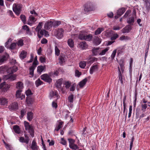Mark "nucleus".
Here are the masks:
<instances>
[{
    "mask_svg": "<svg viewBox=\"0 0 150 150\" xmlns=\"http://www.w3.org/2000/svg\"><path fill=\"white\" fill-rule=\"evenodd\" d=\"M84 11L86 12L93 11L95 9L94 5L91 2H87L84 5Z\"/></svg>",
    "mask_w": 150,
    "mask_h": 150,
    "instance_id": "nucleus-1",
    "label": "nucleus"
},
{
    "mask_svg": "<svg viewBox=\"0 0 150 150\" xmlns=\"http://www.w3.org/2000/svg\"><path fill=\"white\" fill-rule=\"evenodd\" d=\"M22 7V5L20 4H14L13 6V11L16 15L18 16L21 13Z\"/></svg>",
    "mask_w": 150,
    "mask_h": 150,
    "instance_id": "nucleus-2",
    "label": "nucleus"
},
{
    "mask_svg": "<svg viewBox=\"0 0 150 150\" xmlns=\"http://www.w3.org/2000/svg\"><path fill=\"white\" fill-rule=\"evenodd\" d=\"M40 77L42 80L48 83H50L52 81V79L47 74H44L42 75Z\"/></svg>",
    "mask_w": 150,
    "mask_h": 150,
    "instance_id": "nucleus-3",
    "label": "nucleus"
},
{
    "mask_svg": "<svg viewBox=\"0 0 150 150\" xmlns=\"http://www.w3.org/2000/svg\"><path fill=\"white\" fill-rule=\"evenodd\" d=\"M17 67L16 66H13L9 68L7 67L6 71L9 74H11L16 71L17 70Z\"/></svg>",
    "mask_w": 150,
    "mask_h": 150,
    "instance_id": "nucleus-4",
    "label": "nucleus"
},
{
    "mask_svg": "<svg viewBox=\"0 0 150 150\" xmlns=\"http://www.w3.org/2000/svg\"><path fill=\"white\" fill-rule=\"evenodd\" d=\"M53 23L52 21H49L46 22L44 25V28L45 30H49L53 26Z\"/></svg>",
    "mask_w": 150,
    "mask_h": 150,
    "instance_id": "nucleus-5",
    "label": "nucleus"
},
{
    "mask_svg": "<svg viewBox=\"0 0 150 150\" xmlns=\"http://www.w3.org/2000/svg\"><path fill=\"white\" fill-rule=\"evenodd\" d=\"M37 19L35 18L33 15H30L29 16V19L28 21L27 24L30 25H32L36 21Z\"/></svg>",
    "mask_w": 150,
    "mask_h": 150,
    "instance_id": "nucleus-6",
    "label": "nucleus"
},
{
    "mask_svg": "<svg viewBox=\"0 0 150 150\" xmlns=\"http://www.w3.org/2000/svg\"><path fill=\"white\" fill-rule=\"evenodd\" d=\"M8 108L11 110H16L18 108V103L15 102H13L9 105Z\"/></svg>",
    "mask_w": 150,
    "mask_h": 150,
    "instance_id": "nucleus-7",
    "label": "nucleus"
},
{
    "mask_svg": "<svg viewBox=\"0 0 150 150\" xmlns=\"http://www.w3.org/2000/svg\"><path fill=\"white\" fill-rule=\"evenodd\" d=\"M64 30L62 28H59L57 31V37L58 39H60L63 37Z\"/></svg>",
    "mask_w": 150,
    "mask_h": 150,
    "instance_id": "nucleus-8",
    "label": "nucleus"
},
{
    "mask_svg": "<svg viewBox=\"0 0 150 150\" xmlns=\"http://www.w3.org/2000/svg\"><path fill=\"white\" fill-rule=\"evenodd\" d=\"M9 88V85L6 84L5 82H3L0 84V89H2L3 91H7Z\"/></svg>",
    "mask_w": 150,
    "mask_h": 150,
    "instance_id": "nucleus-9",
    "label": "nucleus"
},
{
    "mask_svg": "<svg viewBox=\"0 0 150 150\" xmlns=\"http://www.w3.org/2000/svg\"><path fill=\"white\" fill-rule=\"evenodd\" d=\"M79 46L82 49H85L88 47V45L85 41L81 42L79 44Z\"/></svg>",
    "mask_w": 150,
    "mask_h": 150,
    "instance_id": "nucleus-10",
    "label": "nucleus"
},
{
    "mask_svg": "<svg viewBox=\"0 0 150 150\" xmlns=\"http://www.w3.org/2000/svg\"><path fill=\"white\" fill-rule=\"evenodd\" d=\"M23 88V84L22 82L19 81L16 83V88H17L18 90H22Z\"/></svg>",
    "mask_w": 150,
    "mask_h": 150,
    "instance_id": "nucleus-11",
    "label": "nucleus"
},
{
    "mask_svg": "<svg viewBox=\"0 0 150 150\" xmlns=\"http://www.w3.org/2000/svg\"><path fill=\"white\" fill-rule=\"evenodd\" d=\"M98 70V66L97 65H93L90 69V73L92 74L93 72L97 71Z\"/></svg>",
    "mask_w": 150,
    "mask_h": 150,
    "instance_id": "nucleus-12",
    "label": "nucleus"
},
{
    "mask_svg": "<svg viewBox=\"0 0 150 150\" xmlns=\"http://www.w3.org/2000/svg\"><path fill=\"white\" fill-rule=\"evenodd\" d=\"M8 103L7 99L4 98H0V103L2 105H5Z\"/></svg>",
    "mask_w": 150,
    "mask_h": 150,
    "instance_id": "nucleus-13",
    "label": "nucleus"
},
{
    "mask_svg": "<svg viewBox=\"0 0 150 150\" xmlns=\"http://www.w3.org/2000/svg\"><path fill=\"white\" fill-rule=\"evenodd\" d=\"M31 148L33 150H38V146L35 140H34L32 143Z\"/></svg>",
    "mask_w": 150,
    "mask_h": 150,
    "instance_id": "nucleus-14",
    "label": "nucleus"
},
{
    "mask_svg": "<svg viewBox=\"0 0 150 150\" xmlns=\"http://www.w3.org/2000/svg\"><path fill=\"white\" fill-rule=\"evenodd\" d=\"M62 79H61L58 80L55 84L56 87L57 88H60L62 83Z\"/></svg>",
    "mask_w": 150,
    "mask_h": 150,
    "instance_id": "nucleus-15",
    "label": "nucleus"
},
{
    "mask_svg": "<svg viewBox=\"0 0 150 150\" xmlns=\"http://www.w3.org/2000/svg\"><path fill=\"white\" fill-rule=\"evenodd\" d=\"M46 67L45 66H38L37 67V71L40 74H41L42 72L45 69Z\"/></svg>",
    "mask_w": 150,
    "mask_h": 150,
    "instance_id": "nucleus-16",
    "label": "nucleus"
},
{
    "mask_svg": "<svg viewBox=\"0 0 150 150\" xmlns=\"http://www.w3.org/2000/svg\"><path fill=\"white\" fill-rule=\"evenodd\" d=\"M50 96L51 97L58 98L59 96L57 93V92L55 91H51L50 93Z\"/></svg>",
    "mask_w": 150,
    "mask_h": 150,
    "instance_id": "nucleus-17",
    "label": "nucleus"
},
{
    "mask_svg": "<svg viewBox=\"0 0 150 150\" xmlns=\"http://www.w3.org/2000/svg\"><path fill=\"white\" fill-rule=\"evenodd\" d=\"M93 42L95 45H98L100 43L101 41L98 37H96L94 38Z\"/></svg>",
    "mask_w": 150,
    "mask_h": 150,
    "instance_id": "nucleus-18",
    "label": "nucleus"
},
{
    "mask_svg": "<svg viewBox=\"0 0 150 150\" xmlns=\"http://www.w3.org/2000/svg\"><path fill=\"white\" fill-rule=\"evenodd\" d=\"M125 9L123 8L120 9L117 11V15L120 16L125 12Z\"/></svg>",
    "mask_w": 150,
    "mask_h": 150,
    "instance_id": "nucleus-19",
    "label": "nucleus"
},
{
    "mask_svg": "<svg viewBox=\"0 0 150 150\" xmlns=\"http://www.w3.org/2000/svg\"><path fill=\"white\" fill-rule=\"evenodd\" d=\"M33 113L32 112H28L27 113V118L28 120L30 121L32 120L33 118Z\"/></svg>",
    "mask_w": 150,
    "mask_h": 150,
    "instance_id": "nucleus-20",
    "label": "nucleus"
},
{
    "mask_svg": "<svg viewBox=\"0 0 150 150\" xmlns=\"http://www.w3.org/2000/svg\"><path fill=\"white\" fill-rule=\"evenodd\" d=\"M38 32V35L39 38H42L44 34V30H41Z\"/></svg>",
    "mask_w": 150,
    "mask_h": 150,
    "instance_id": "nucleus-21",
    "label": "nucleus"
},
{
    "mask_svg": "<svg viewBox=\"0 0 150 150\" xmlns=\"http://www.w3.org/2000/svg\"><path fill=\"white\" fill-rule=\"evenodd\" d=\"M26 55L27 52L24 50H23L20 55V57L22 59H23L26 57Z\"/></svg>",
    "mask_w": 150,
    "mask_h": 150,
    "instance_id": "nucleus-22",
    "label": "nucleus"
},
{
    "mask_svg": "<svg viewBox=\"0 0 150 150\" xmlns=\"http://www.w3.org/2000/svg\"><path fill=\"white\" fill-rule=\"evenodd\" d=\"M104 29L103 28H99L95 31V34L98 35L100 34L104 30Z\"/></svg>",
    "mask_w": 150,
    "mask_h": 150,
    "instance_id": "nucleus-23",
    "label": "nucleus"
},
{
    "mask_svg": "<svg viewBox=\"0 0 150 150\" xmlns=\"http://www.w3.org/2000/svg\"><path fill=\"white\" fill-rule=\"evenodd\" d=\"M68 45L71 48L73 47L74 45L73 40L71 39H69L67 41Z\"/></svg>",
    "mask_w": 150,
    "mask_h": 150,
    "instance_id": "nucleus-24",
    "label": "nucleus"
},
{
    "mask_svg": "<svg viewBox=\"0 0 150 150\" xmlns=\"http://www.w3.org/2000/svg\"><path fill=\"white\" fill-rule=\"evenodd\" d=\"M99 49V48H95L94 47L92 50V53L94 55H97L99 54L98 52V50Z\"/></svg>",
    "mask_w": 150,
    "mask_h": 150,
    "instance_id": "nucleus-25",
    "label": "nucleus"
},
{
    "mask_svg": "<svg viewBox=\"0 0 150 150\" xmlns=\"http://www.w3.org/2000/svg\"><path fill=\"white\" fill-rule=\"evenodd\" d=\"M13 129L15 133L17 134L20 133V129L18 126L17 125L14 126L13 127Z\"/></svg>",
    "mask_w": 150,
    "mask_h": 150,
    "instance_id": "nucleus-26",
    "label": "nucleus"
},
{
    "mask_svg": "<svg viewBox=\"0 0 150 150\" xmlns=\"http://www.w3.org/2000/svg\"><path fill=\"white\" fill-rule=\"evenodd\" d=\"M87 81V78H85L83 80L81 81L79 83V85L81 87H83L84 85L86 84V83Z\"/></svg>",
    "mask_w": 150,
    "mask_h": 150,
    "instance_id": "nucleus-27",
    "label": "nucleus"
},
{
    "mask_svg": "<svg viewBox=\"0 0 150 150\" xmlns=\"http://www.w3.org/2000/svg\"><path fill=\"white\" fill-rule=\"evenodd\" d=\"M33 99L30 96H28L26 98V102L28 104H32L33 103Z\"/></svg>",
    "mask_w": 150,
    "mask_h": 150,
    "instance_id": "nucleus-28",
    "label": "nucleus"
},
{
    "mask_svg": "<svg viewBox=\"0 0 150 150\" xmlns=\"http://www.w3.org/2000/svg\"><path fill=\"white\" fill-rule=\"evenodd\" d=\"M8 56V55L7 54L3 56L0 59V64L2 63L4 61H6Z\"/></svg>",
    "mask_w": 150,
    "mask_h": 150,
    "instance_id": "nucleus-29",
    "label": "nucleus"
},
{
    "mask_svg": "<svg viewBox=\"0 0 150 150\" xmlns=\"http://www.w3.org/2000/svg\"><path fill=\"white\" fill-rule=\"evenodd\" d=\"M53 23V26L54 28H56L61 24V22L60 21H52Z\"/></svg>",
    "mask_w": 150,
    "mask_h": 150,
    "instance_id": "nucleus-30",
    "label": "nucleus"
},
{
    "mask_svg": "<svg viewBox=\"0 0 150 150\" xmlns=\"http://www.w3.org/2000/svg\"><path fill=\"white\" fill-rule=\"evenodd\" d=\"M92 38L93 36L91 34L87 35L86 34L84 40L87 41H90L92 40Z\"/></svg>",
    "mask_w": 150,
    "mask_h": 150,
    "instance_id": "nucleus-31",
    "label": "nucleus"
},
{
    "mask_svg": "<svg viewBox=\"0 0 150 150\" xmlns=\"http://www.w3.org/2000/svg\"><path fill=\"white\" fill-rule=\"evenodd\" d=\"M35 68V67H34L33 66H32L29 68L30 74L32 76H33L34 71Z\"/></svg>",
    "mask_w": 150,
    "mask_h": 150,
    "instance_id": "nucleus-32",
    "label": "nucleus"
},
{
    "mask_svg": "<svg viewBox=\"0 0 150 150\" xmlns=\"http://www.w3.org/2000/svg\"><path fill=\"white\" fill-rule=\"evenodd\" d=\"M86 34L84 33H81L79 35V39L81 40H84L86 37Z\"/></svg>",
    "mask_w": 150,
    "mask_h": 150,
    "instance_id": "nucleus-33",
    "label": "nucleus"
},
{
    "mask_svg": "<svg viewBox=\"0 0 150 150\" xmlns=\"http://www.w3.org/2000/svg\"><path fill=\"white\" fill-rule=\"evenodd\" d=\"M79 67L82 69H84L86 65V62L84 61H82L79 63Z\"/></svg>",
    "mask_w": 150,
    "mask_h": 150,
    "instance_id": "nucleus-34",
    "label": "nucleus"
},
{
    "mask_svg": "<svg viewBox=\"0 0 150 150\" xmlns=\"http://www.w3.org/2000/svg\"><path fill=\"white\" fill-rule=\"evenodd\" d=\"M97 59V58L95 57L91 58L88 59L87 63H88L91 64L95 61H96Z\"/></svg>",
    "mask_w": 150,
    "mask_h": 150,
    "instance_id": "nucleus-35",
    "label": "nucleus"
},
{
    "mask_svg": "<svg viewBox=\"0 0 150 150\" xmlns=\"http://www.w3.org/2000/svg\"><path fill=\"white\" fill-rule=\"evenodd\" d=\"M42 22H39L38 25L37 27L35 28V30L36 31H40V30H42Z\"/></svg>",
    "mask_w": 150,
    "mask_h": 150,
    "instance_id": "nucleus-36",
    "label": "nucleus"
},
{
    "mask_svg": "<svg viewBox=\"0 0 150 150\" xmlns=\"http://www.w3.org/2000/svg\"><path fill=\"white\" fill-rule=\"evenodd\" d=\"M118 71H119V79L120 81L121 84H123V82L122 80V76L121 73L120 69L119 67H118Z\"/></svg>",
    "mask_w": 150,
    "mask_h": 150,
    "instance_id": "nucleus-37",
    "label": "nucleus"
},
{
    "mask_svg": "<svg viewBox=\"0 0 150 150\" xmlns=\"http://www.w3.org/2000/svg\"><path fill=\"white\" fill-rule=\"evenodd\" d=\"M145 2L146 9L147 10H149L150 8V0H146Z\"/></svg>",
    "mask_w": 150,
    "mask_h": 150,
    "instance_id": "nucleus-38",
    "label": "nucleus"
},
{
    "mask_svg": "<svg viewBox=\"0 0 150 150\" xmlns=\"http://www.w3.org/2000/svg\"><path fill=\"white\" fill-rule=\"evenodd\" d=\"M7 67L5 66H1L0 67V73H3L6 71Z\"/></svg>",
    "mask_w": 150,
    "mask_h": 150,
    "instance_id": "nucleus-39",
    "label": "nucleus"
},
{
    "mask_svg": "<svg viewBox=\"0 0 150 150\" xmlns=\"http://www.w3.org/2000/svg\"><path fill=\"white\" fill-rule=\"evenodd\" d=\"M25 127L26 130H28V129H30L31 127L29 124V123L26 121L24 122Z\"/></svg>",
    "mask_w": 150,
    "mask_h": 150,
    "instance_id": "nucleus-40",
    "label": "nucleus"
},
{
    "mask_svg": "<svg viewBox=\"0 0 150 150\" xmlns=\"http://www.w3.org/2000/svg\"><path fill=\"white\" fill-rule=\"evenodd\" d=\"M134 21V18L133 17H131L128 19L127 22L129 24H133Z\"/></svg>",
    "mask_w": 150,
    "mask_h": 150,
    "instance_id": "nucleus-41",
    "label": "nucleus"
},
{
    "mask_svg": "<svg viewBox=\"0 0 150 150\" xmlns=\"http://www.w3.org/2000/svg\"><path fill=\"white\" fill-rule=\"evenodd\" d=\"M69 146L70 148L74 150L79 149V147L76 144H74L72 145H69Z\"/></svg>",
    "mask_w": 150,
    "mask_h": 150,
    "instance_id": "nucleus-42",
    "label": "nucleus"
},
{
    "mask_svg": "<svg viewBox=\"0 0 150 150\" xmlns=\"http://www.w3.org/2000/svg\"><path fill=\"white\" fill-rule=\"evenodd\" d=\"M42 82L40 79H38L35 81V83L37 87H38L42 84Z\"/></svg>",
    "mask_w": 150,
    "mask_h": 150,
    "instance_id": "nucleus-43",
    "label": "nucleus"
},
{
    "mask_svg": "<svg viewBox=\"0 0 150 150\" xmlns=\"http://www.w3.org/2000/svg\"><path fill=\"white\" fill-rule=\"evenodd\" d=\"M130 39V38L127 36L124 35L120 37V40H127Z\"/></svg>",
    "mask_w": 150,
    "mask_h": 150,
    "instance_id": "nucleus-44",
    "label": "nucleus"
},
{
    "mask_svg": "<svg viewBox=\"0 0 150 150\" xmlns=\"http://www.w3.org/2000/svg\"><path fill=\"white\" fill-rule=\"evenodd\" d=\"M63 123V122H59L58 125L56 127L55 130L56 131H58L59 129L62 127V125Z\"/></svg>",
    "mask_w": 150,
    "mask_h": 150,
    "instance_id": "nucleus-45",
    "label": "nucleus"
},
{
    "mask_svg": "<svg viewBox=\"0 0 150 150\" xmlns=\"http://www.w3.org/2000/svg\"><path fill=\"white\" fill-rule=\"evenodd\" d=\"M28 132L31 136L32 137H33L34 136V131L32 127H31L30 129H28Z\"/></svg>",
    "mask_w": 150,
    "mask_h": 150,
    "instance_id": "nucleus-46",
    "label": "nucleus"
},
{
    "mask_svg": "<svg viewBox=\"0 0 150 150\" xmlns=\"http://www.w3.org/2000/svg\"><path fill=\"white\" fill-rule=\"evenodd\" d=\"M109 49L107 48L103 50L102 52L99 53V55H103L105 54L106 52L108 51Z\"/></svg>",
    "mask_w": 150,
    "mask_h": 150,
    "instance_id": "nucleus-47",
    "label": "nucleus"
},
{
    "mask_svg": "<svg viewBox=\"0 0 150 150\" xmlns=\"http://www.w3.org/2000/svg\"><path fill=\"white\" fill-rule=\"evenodd\" d=\"M68 100L69 101L70 103H73L74 101V95L71 94L68 97Z\"/></svg>",
    "mask_w": 150,
    "mask_h": 150,
    "instance_id": "nucleus-48",
    "label": "nucleus"
},
{
    "mask_svg": "<svg viewBox=\"0 0 150 150\" xmlns=\"http://www.w3.org/2000/svg\"><path fill=\"white\" fill-rule=\"evenodd\" d=\"M22 90H18L16 91V96L17 98H20Z\"/></svg>",
    "mask_w": 150,
    "mask_h": 150,
    "instance_id": "nucleus-49",
    "label": "nucleus"
},
{
    "mask_svg": "<svg viewBox=\"0 0 150 150\" xmlns=\"http://www.w3.org/2000/svg\"><path fill=\"white\" fill-rule=\"evenodd\" d=\"M20 18L22 21L25 24L26 21L25 16L24 15H21L20 16Z\"/></svg>",
    "mask_w": 150,
    "mask_h": 150,
    "instance_id": "nucleus-50",
    "label": "nucleus"
},
{
    "mask_svg": "<svg viewBox=\"0 0 150 150\" xmlns=\"http://www.w3.org/2000/svg\"><path fill=\"white\" fill-rule=\"evenodd\" d=\"M55 54L57 56H59L60 54V50L57 46H55Z\"/></svg>",
    "mask_w": 150,
    "mask_h": 150,
    "instance_id": "nucleus-51",
    "label": "nucleus"
},
{
    "mask_svg": "<svg viewBox=\"0 0 150 150\" xmlns=\"http://www.w3.org/2000/svg\"><path fill=\"white\" fill-rule=\"evenodd\" d=\"M16 43L18 46H22L23 45V40L22 39L19 40Z\"/></svg>",
    "mask_w": 150,
    "mask_h": 150,
    "instance_id": "nucleus-52",
    "label": "nucleus"
},
{
    "mask_svg": "<svg viewBox=\"0 0 150 150\" xmlns=\"http://www.w3.org/2000/svg\"><path fill=\"white\" fill-rule=\"evenodd\" d=\"M16 43H11L9 48L11 50H13L15 48Z\"/></svg>",
    "mask_w": 150,
    "mask_h": 150,
    "instance_id": "nucleus-53",
    "label": "nucleus"
},
{
    "mask_svg": "<svg viewBox=\"0 0 150 150\" xmlns=\"http://www.w3.org/2000/svg\"><path fill=\"white\" fill-rule=\"evenodd\" d=\"M24 136L25 137V142L26 144H28L29 143L30 140L29 137L26 134H25Z\"/></svg>",
    "mask_w": 150,
    "mask_h": 150,
    "instance_id": "nucleus-54",
    "label": "nucleus"
},
{
    "mask_svg": "<svg viewBox=\"0 0 150 150\" xmlns=\"http://www.w3.org/2000/svg\"><path fill=\"white\" fill-rule=\"evenodd\" d=\"M118 37V35L117 34H115L113 35L111 37V40H115Z\"/></svg>",
    "mask_w": 150,
    "mask_h": 150,
    "instance_id": "nucleus-55",
    "label": "nucleus"
},
{
    "mask_svg": "<svg viewBox=\"0 0 150 150\" xmlns=\"http://www.w3.org/2000/svg\"><path fill=\"white\" fill-rule=\"evenodd\" d=\"M64 84L67 88H69L71 85V83L69 81H66L65 82Z\"/></svg>",
    "mask_w": 150,
    "mask_h": 150,
    "instance_id": "nucleus-56",
    "label": "nucleus"
},
{
    "mask_svg": "<svg viewBox=\"0 0 150 150\" xmlns=\"http://www.w3.org/2000/svg\"><path fill=\"white\" fill-rule=\"evenodd\" d=\"M132 105H130L129 107V111L128 114V117L129 118L131 115L132 112Z\"/></svg>",
    "mask_w": 150,
    "mask_h": 150,
    "instance_id": "nucleus-57",
    "label": "nucleus"
},
{
    "mask_svg": "<svg viewBox=\"0 0 150 150\" xmlns=\"http://www.w3.org/2000/svg\"><path fill=\"white\" fill-rule=\"evenodd\" d=\"M59 59V62L60 63L62 64L65 62L63 56H60Z\"/></svg>",
    "mask_w": 150,
    "mask_h": 150,
    "instance_id": "nucleus-58",
    "label": "nucleus"
},
{
    "mask_svg": "<svg viewBox=\"0 0 150 150\" xmlns=\"http://www.w3.org/2000/svg\"><path fill=\"white\" fill-rule=\"evenodd\" d=\"M16 78V76L15 75H9V79L11 81L15 80Z\"/></svg>",
    "mask_w": 150,
    "mask_h": 150,
    "instance_id": "nucleus-59",
    "label": "nucleus"
},
{
    "mask_svg": "<svg viewBox=\"0 0 150 150\" xmlns=\"http://www.w3.org/2000/svg\"><path fill=\"white\" fill-rule=\"evenodd\" d=\"M116 50H114L112 52V53L111 55V57L112 59H113L114 58V57L115 56L116 54Z\"/></svg>",
    "mask_w": 150,
    "mask_h": 150,
    "instance_id": "nucleus-60",
    "label": "nucleus"
},
{
    "mask_svg": "<svg viewBox=\"0 0 150 150\" xmlns=\"http://www.w3.org/2000/svg\"><path fill=\"white\" fill-rule=\"evenodd\" d=\"M12 41V40L10 38L8 39V40L5 43V46L6 47L8 48L9 46L8 45L9 42H11Z\"/></svg>",
    "mask_w": 150,
    "mask_h": 150,
    "instance_id": "nucleus-61",
    "label": "nucleus"
},
{
    "mask_svg": "<svg viewBox=\"0 0 150 150\" xmlns=\"http://www.w3.org/2000/svg\"><path fill=\"white\" fill-rule=\"evenodd\" d=\"M142 110L144 111H145L146 109L147 108L146 104H144L142 105Z\"/></svg>",
    "mask_w": 150,
    "mask_h": 150,
    "instance_id": "nucleus-62",
    "label": "nucleus"
},
{
    "mask_svg": "<svg viewBox=\"0 0 150 150\" xmlns=\"http://www.w3.org/2000/svg\"><path fill=\"white\" fill-rule=\"evenodd\" d=\"M46 59L45 57L42 56L40 57V61L41 63H44L45 62Z\"/></svg>",
    "mask_w": 150,
    "mask_h": 150,
    "instance_id": "nucleus-63",
    "label": "nucleus"
},
{
    "mask_svg": "<svg viewBox=\"0 0 150 150\" xmlns=\"http://www.w3.org/2000/svg\"><path fill=\"white\" fill-rule=\"evenodd\" d=\"M41 42L42 44H45L47 42V40L46 39L44 38L42 40Z\"/></svg>",
    "mask_w": 150,
    "mask_h": 150,
    "instance_id": "nucleus-64",
    "label": "nucleus"
}]
</instances>
